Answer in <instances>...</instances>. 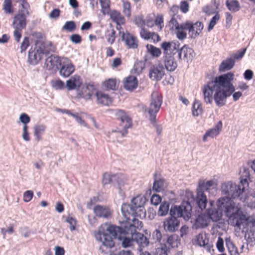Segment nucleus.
I'll return each mask as SVG.
<instances>
[{"mask_svg":"<svg viewBox=\"0 0 255 255\" xmlns=\"http://www.w3.org/2000/svg\"><path fill=\"white\" fill-rule=\"evenodd\" d=\"M234 74L229 72L215 77L204 86L203 89L204 101L211 104L213 100L219 107L226 105L227 99L231 95L234 101H238L242 96L240 91L235 92V88L232 83Z\"/></svg>","mask_w":255,"mask_h":255,"instance_id":"1","label":"nucleus"},{"mask_svg":"<svg viewBox=\"0 0 255 255\" xmlns=\"http://www.w3.org/2000/svg\"><path fill=\"white\" fill-rule=\"evenodd\" d=\"M194 197L193 192L189 190H180L181 204L176 206V215L178 217H182L185 220H188L191 217L193 209L195 212H203L206 209L208 199L205 193L196 192Z\"/></svg>","mask_w":255,"mask_h":255,"instance_id":"2","label":"nucleus"},{"mask_svg":"<svg viewBox=\"0 0 255 255\" xmlns=\"http://www.w3.org/2000/svg\"><path fill=\"white\" fill-rule=\"evenodd\" d=\"M127 224H130L126 222L123 223L119 226L110 225L105 230L99 229L96 238L102 242L104 246L110 248L115 246L114 239L122 240V246L124 248L129 247L131 246L133 239L130 236V234L123 233L125 231H127V229L124 227Z\"/></svg>","mask_w":255,"mask_h":255,"instance_id":"3","label":"nucleus"},{"mask_svg":"<svg viewBox=\"0 0 255 255\" xmlns=\"http://www.w3.org/2000/svg\"><path fill=\"white\" fill-rule=\"evenodd\" d=\"M217 209L223 212L228 218L229 224L233 227L240 228L241 226L248 222V218L243 213L241 208L236 207L235 202L230 198H219L217 201Z\"/></svg>","mask_w":255,"mask_h":255,"instance_id":"4","label":"nucleus"},{"mask_svg":"<svg viewBox=\"0 0 255 255\" xmlns=\"http://www.w3.org/2000/svg\"><path fill=\"white\" fill-rule=\"evenodd\" d=\"M132 221V224H128L124 226V228L127 229V231L123 233L130 234L133 241L135 242L139 246V248H145L147 247L149 244V238L150 233L147 230H144V234L139 233L137 230H140L143 226L141 221Z\"/></svg>","mask_w":255,"mask_h":255,"instance_id":"5","label":"nucleus"},{"mask_svg":"<svg viewBox=\"0 0 255 255\" xmlns=\"http://www.w3.org/2000/svg\"><path fill=\"white\" fill-rule=\"evenodd\" d=\"M194 216L196 218L194 220L192 228L197 230L203 229L208 226L207 218L213 222L219 221L222 217V213L216 209L208 208L205 213L196 212Z\"/></svg>","mask_w":255,"mask_h":255,"instance_id":"6","label":"nucleus"},{"mask_svg":"<svg viewBox=\"0 0 255 255\" xmlns=\"http://www.w3.org/2000/svg\"><path fill=\"white\" fill-rule=\"evenodd\" d=\"M161 46L163 49L164 55V64L167 70L169 71H173L175 69L174 55L175 52V43L174 45H172V43L170 42H163Z\"/></svg>","mask_w":255,"mask_h":255,"instance_id":"7","label":"nucleus"},{"mask_svg":"<svg viewBox=\"0 0 255 255\" xmlns=\"http://www.w3.org/2000/svg\"><path fill=\"white\" fill-rule=\"evenodd\" d=\"M116 116L119 121V132L123 136H125L128 133V129L132 126L131 119L127 113L122 110H117Z\"/></svg>","mask_w":255,"mask_h":255,"instance_id":"8","label":"nucleus"},{"mask_svg":"<svg viewBox=\"0 0 255 255\" xmlns=\"http://www.w3.org/2000/svg\"><path fill=\"white\" fill-rule=\"evenodd\" d=\"M162 103V98L160 94L157 91L152 92L151 96V100L148 113L150 116V121L154 123L156 120L157 113Z\"/></svg>","mask_w":255,"mask_h":255,"instance_id":"9","label":"nucleus"},{"mask_svg":"<svg viewBox=\"0 0 255 255\" xmlns=\"http://www.w3.org/2000/svg\"><path fill=\"white\" fill-rule=\"evenodd\" d=\"M221 191L225 197L220 198H230L233 200L240 196L241 194V189L239 186H237L232 181L223 183L221 186Z\"/></svg>","mask_w":255,"mask_h":255,"instance_id":"10","label":"nucleus"},{"mask_svg":"<svg viewBox=\"0 0 255 255\" xmlns=\"http://www.w3.org/2000/svg\"><path fill=\"white\" fill-rule=\"evenodd\" d=\"M39 46L36 50L32 47L29 50L28 54V62L29 64L35 65L41 59L43 54L46 55L48 54V51L45 49V44L43 42H39Z\"/></svg>","mask_w":255,"mask_h":255,"instance_id":"11","label":"nucleus"},{"mask_svg":"<svg viewBox=\"0 0 255 255\" xmlns=\"http://www.w3.org/2000/svg\"><path fill=\"white\" fill-rule=\"evenodd\" d=\"M135 210L134 205H131L129 204L124 203L122 205L121 211L125 220L120 222V225L126 222L132 224V221H140L138 219L135 218V215H134V214H136Z\"/></svg>","mask_w":255,"mask_h":255,"instance_id":"12","label":"nucleus"},{"mask_svg":"<svg viewBox=\"0 0 255 255\" xmlns=\"http://www.w3.org/2000/svg\"><path fill=\"white\" fill-rule=\"evenodd\" d=\"M93 89L94 86L93 84L86 83L85 85H82V82H79L76 89V97L79 99L90 100L93 95Z\"/></svg>","mask_w":255,"mask_h":255,"instance_id":"13","label":"nucleus"},{"mask_svg":"<svg viewBox=\"0 0 255 255\" xmlns=\"http://www.w3.org/2000/svg\"><path fill=\"white\" fill-rule=\"evenodd\" d=\"M170 216L163 222V227L166 232L175 231V205H172L169 212Z\"/></svg>","mask_w":255,"mask_h":255,"instance_id":"14","label":"nucleus"},{"mask_svg":"<svg viewBox=\"0 0 255 255\" xmlns=\"http://www.w3.org/2000/svg\"><path fill=\"white\" fill-rule=\"evenodd\" d=\"M26 14L22 10H19L13 19L12 26L14 29H24L26 25Z\"/></svg>","mask_w":255,"mask_h":255,"instance_id":"15","label":"nucleus"},{"mask_svg":"<svg viewBox=\"0 0 255 255\" xmlns=\"http://www.w3.org/2000/svg\"><path fill=\"white\" fill-rule=\"evenodd\" d=\"M119 34L121 36V40L125 42L126 45L128 48L136 49L137 48L138 45L137 39L129 32L127 31L125 33L124 32L120 31Z\"/></svg>","mask_w":255,"mask_h":255,"instance_id":"16","label":"nucleus"},{"mask_svg":"<svg viewBox=\"0 0 255 255\" xmlns=\"http://www.w3.org/2000/svg\"><path fill=\"white\" fill-rule=\"evenodd\" d=\"M61 65V61L60 57L53 55L48 57L44 63V67L49 70L59 69Z\"/></svg>","mask_w":255,"mask_h":255,"instance_id":"17","label":"nucleus"},{"mask_svg":"<svg viewBox=\"0 0 255 255\" xmlns=\"http://www.w3.org/2000/svg\"><path fill=\"white\" fill-rule=\"evenodd\" d=\"M93 211L97 217L103 218L106 219L111 218L113 213L109 207L100 205H96L94 207Z\"/></svg>","mask_w":255,"mask_h":255,"instance_id":"18","label":"nucleus"},{"mask_svg":"<svg viewBox=\"0 0 255 255\" xmlns=\"http://www.w3.org/2000/svg\"><path fill=\"white\" fill-rule=\"evenodd\" d=\"M139 200H140L139 196L134 197L131 200L132 204L134 205V209H135V212L136 214L134 215H135V218H136V217L142 218L145 217V210L143 204H138V201Z\"/></svg>","mask_w":255,"mask_h":255,"instance_id":"19","label":"nucleus"},{"mask_svg":"<svg viewBox=\"0 0 255 255\" xmlns=\"http://www.w3.org/2000/svg\"><path fill=\"white\" fill-rule=\"evenodd\" d=\"M97 98V102L98 104L104 106H109L113 102L112 98L108 94L104 92L98 91L95 94Z\"/></svg>","mask_w":255,"mask_h":255,"instance_id":"20","label":"nucleus"},{"mask_svg":"<svg viewBox=\"0 0 255 255\" xmlns=\"http://www.w3.org/2000/svg\"><path fill=\"white\" fill-rule=\"evenodd\" d=\"M222 128V123L219 121L214 127L206 131L205 133L203 136V141H206L208 137L213 138L218 135Z\"/></svg>","mask_w":255,"mask_h":255,"instance_id":"21","label":"nucleus"},{"mask_svg":"<svg viewBox=\"0 0 255 255\" xmlns=\"http://www.w3.org/2000/svg\"><path fill=\"white\" fill-rule=\"evenodd\" d=\"M138 85V81L137 78L133 75L128 76L124 84L125 89L132 91L136 89Z\"/></svg>","mask_w":255,"mask_h":255,"instance_id":"22","label":"nucleus"},{"mask_svg":"<svg viewBox=\"0 0 255 255\" xmlns=\"http://www.w3.org/2000/svg\"><path fill=\"white\" fill-rule=\"evenodd\" d=\"M214 182L213 180H210L205 182L204 180H199L196 192L204 193L205 191H208L214 185Z\"/></svg>","mask_w":255,"mask_h":255,"instance_id":"23","label":"nucleus"},{"mask_svg":"<svg viewBox=\"0 0 255 255\" xmlns=\"http://www.w3.org/2000/svg\"><path fill=\"white\" fill-rule=\"evenodd\" d=\"M59 69L60 75L64 77H69L75 71V67L71 63H61Z\"/></svg>","mask_w":255,"mask_h":255,"instance_id":"24","label":"nucleus"},{"mask_svg":"<svg viewBox=\"0 0 255 255\" xmlns=\"http://www.w3.org/2000/svg\"><path fill=\"white\" fill-rule=\"evenodd\" d=\"M164 75L163 68L160 66H153L149 71V78L156 80H160Z\"/></svg>","mask_w":255,"mask_h":255,"instance_id":"25","label":"nucleus"},{"mask_svg":"<svg viewBox=\"0 0 255 255\" xmlns=\"http://www.w3.org/2000/svg\"><path fill=\"white\" fill-rule=\"evenodd\" d=\"M235 61L232 57L227 58L223 61L219 67V71L220 72L230 70L235 66Z\"/></svg>","mask_w":255,"mask_h":255,"instance_id":"26","label":"nucleus"},{"mask_svg":"<svg viewBox=\"0 0 255 255\" xmlns=\"http://www.w3.org/2000/svg\"><path fill=\"white\" fill-rule=\"evenodd\" d=\"M80 79L79 76L75 75L68 80L66 82V86L68 90L71 91L77 89L78 84L80 82Z\"/></svg>","mask_w":255,"mask_h":255,"instance_id":"27","label":"nucleus"},{"mask_svg":"<svg viewBox=\"0 0 255 255\" xmlns=\"http://www.w3.org/2000/svg\"><path fill=\"white\" fill-rule=\"evenodd\" d=\"M150 244L162 243L163 237L159 229H155L152 233L151 237H149Z\"/></svg>","mask_w":255,"mask_h":255,"instance_id":"28","label":"nucleus"},{"mask_svg":"<svg viewBox=\"0 0 255 255\" xmlns=\"http://www.w3.org/2000/svg\"><path fill=\"white\" fill-rule=\"evenodd\" d=\"M206 238V233H205L204 234V237L203 233H199L198 235H196L194 238H193L192 240V244H193V245L198 246L199 247L205 246Z\"/></svg>","mask_w":255,"mask_h":255,"instance_id":"29","label":"nucleus"},{"mask_svg":"<svg viewBox=\"0 0 255 255\" xmlns=\"http://www.w3.org/2000/svg\"><path fill=\"white\" fill-rule=\"evenodd\" d=\"M226 5L230 11L233 12L238 11L241 8L240 3L237 0H227Z\"/></svg>","mask_w":255,"mask_h":255,"instance_id":"30","label":"nucleus"},{"mask_svg":"<svg viewBox=\"0 0 255 255\" xmlns=\"http://www.w3.org/2000/svg\"><path fill=\"white\" fill-rule=\"evenodd\" d=\"M203 112L202 104L199 100L195 99L192 105V115L197 117Z\"/></svg>","mask_w":255,"mask_h":255,"instance_id":"31","label":"nucleus"},{"mask_svg":"<svg viewBox=\"0 0 255 255\" xmlns=\"http://www.w3.org/2000/svg\"><path fill=\"white\" fill-rule=\"evenodd\" d=\"M46 128V126L43 124H38L34 126V135L38 141L42 139L41 135L44 133Z\"/></svg>","mask_w":255,"mask_h":255,"instance_id":"32","label":"nucleus"},{"mask_svg":"<svg viewBox=\"0 0 255 255\" xmlns=\"http://www.w3.org/2000/svg\"><path fill=\"white\" fill-rule=\"evenodd\" d=\"M225 242L230 255H239L237 248L230 237L225 239Z\"/></svg>","mask_w":255,"mask_h":255,"instance_id":"33","label":"nucleus"},{"mask_svg":"<svg viewBox=\"0 0 255 255\" xmlns=\"http://www.w3.org/2000/svg\"><path fill=\"white\" fill-rule=\"evenodd\" d=\"M124 184V176L120 173L112 174V184L117 185L119 188Z\"/></svg>","mask_w":255,"mask_h":255,"instance_id":"34","label":"nucleus"},{"mask_svg":"<svg viewBox=\"0 0 255 255\" xmlns=\"http://www.w3.org/2000/svg\"><path fill=\"white\" fill-rule=\"evenodd\" d=\"M170 203L168 201H164L161 203L158 210V215L159 216H165L166 215L169 210Z\"/></svg>","mask_w":255,"mask_h":255,"instance_id":"35","label":"nucleus"},{"mask_svg":"<svg viewBox=\"0 0 255 255\" xmlns=\"http://www.w3.org/2000/svg\"><path fill=\"white\" fill-rule=\"evenodd\" d=\"M165 182V180L163 178H160L158 180L154 179L152 187L153 190L158 192L164 190Z\"/></svg>","mask_w":255,"mask_h":255,"instance_id":"36","label":"nucleus"},{"mask_svg":"<svg viewBox=\"0 0 255 255\" xmlns=\"http://www.w3.org/2000/svg\"><path fill=\"white\" fill-rule=\"evenodd\" d=\"M111 18L118 24L124 23V17L122 16L120 12L117 10H113L110 14Z\"/></svg>","mask_w":255,"mask_h":255,"instance_id":"37","label":"nucleus"},{"mask_svg":"<svg viewBox=\"0 0 255 255\" xmlns=\"http://www.w3.org/2000/svg\"><path fill=\"white\" fill-rule=\"evenodd\" d=\"M147 51L154 57H158L161 54V50L151 44H147L146 46Z\"/></svg>","mask_w":255,"mask_h":255,"instance_id":"38","label":"nucleus"},{"mask_svg":"<svg viewBox=\"0 0 255 255\" xmlns=\"http://www.w3.org/2000/svg\"><path fill=\"white\" fill-rule=\"evenodd\" d=\"M174 243V235H172L167 237V238L166 239V241L164 239V236H163L162 243H161V245H165L166 246V248H167L168 250L170 251L171 249L173 248L174 247L173 246Z\"/></svg>","mask_w":255,"mask_h":255,"instance_id":"39","label":"nucleus"},{"mask_svg":"<svg viewBox=\"0 0 255 255\" xmlns=\"http://www.w3.org/2000/svg\"><path fill=\"white\" fill-rule=\"evenodd\" d=\"M103 85L107 90H115L116 89V81L115 79H109L103 82Z\"/></svg>","mask_w":255,"mask_h":255,"instance_id":"40","label":"nucleus"},{"mask_svg":"<svg viewBox=\"0 0 255 255\" xmlns=\"http://www.w3.org/2000/svg\"><path fill=\"white\" fill-rule=\"evenodd\" d=\"M194 25L195 28L196 29V30L194 34H192L190 36V38L192 39H195L198 37L200 35L204 27L203 23L200 21H197L194 24Z\"/></svg>","mask_w":255,"mask_h":255,"instance_id":"41","label":"nucleus"},{"mask_svg":"<svg viewBox=\"0 0 255 255\" xmlns=\"http://www.w3.org/2000/svg\"><path fill=\"white\" fill-rule=\"evenodd\" d=\"M169 251L166 248L165 245H160V247L156 248L153 251V255H167Z\"/></svg>","mask_w":255,"mask_h":255,"instance_id":"42","label":"nucleus"},{"mask_svg":"<svg viewBox=\"0 0 255 255\" xmlns=\"http://www.w3.org/2000/svg\"><path fill=\"white\" fill-rule=\"evenodd\" d=\"M101 11L104 14H108L110 11V1L108 0H100Z\"/></svg>","mask_w":255,"mask_h":255,"instance_id":"43","label":"nucleus"},{"mask_svg":"<svg viewBox=\"0 0 255 255\" xmlns=\"http://www.w3.org/2000/svg\"><path fill=\"white\" fill-rule=\"evenodd\" d=\"M123 12L128 17L131 16V5L130 3L128 1L123 0Z\"/></svg>","mask_w":255,"mask_h":255,"instance_id":"44","label":"nucleus"},{"mask_svg":"<svg viewBox=\"0 0 255 255\" xmlns=\"http://www.w3.org/2000/svg\"><path fill=\"white\" fill-rule=\"evenodd\" d=\"M220 19V15L217 12L214 16L212 17L210 21V22L209 23V25L208 27V31H210L211 30H212L215 26V25L217 24L218 21Z\"/></svg>","mask_w":255,"mask_h":255,"instance_id":"45","label":"nucleus"},{"mask_svg":"<svg viewBox=\"0 0 255 255\" xmlns=\"http://www.w3.org/2000/svg\"><path fill=\"white\" fill-rule=\"evenodd\" d=\"M3 6V9L5 13H11L13 12L12 8V2L11 0H4Z\"/></svg>","mask_w":255,"mask_h":255,"instance_id":"46","label":"nucleus"},{"mask_svg":"<svg viewBox=\"0 0 255 255\" xmlns=\"http://www.w3.org/2000/svg\"><path fill=\"white\" fill-rule=\"evenodd\" d=\"M102 184L104 186L112 184V174L105 172L103 175Z\"/></svg>","mask_w":255,"mask_h":255,"instance_id":"47","label":"nucleus"},{"mask_svg":"<svg viewBox=\"0 0 255 255\" xmlns=\"http://www.w3.org/2000/svg\"><path fill=\"white\" fill-rule=\"evenodd\" d=\"M76 27V24L73 21H66L64 25L62 27V29L69 31H74Z\"/></svg>","mask_w":255,"mask_h":255,"instance_id":"48","label":"nucleus"},{"mask_svg":"<svg viewBox=\"0 0 255 255\" xmlns=\"http://www.w3.org/2000/svg\"><path fill=\"white\" fill-rule=\"evenodd\" d=\"M52 86L56 90H62L64 89V84L62 80L58 79L52 81Z\"/></svg>","mask_w":255,"mask_h":255,"instance_id":"49","label":"nucleus"},{"mask_svg":"<svg viewBox=\"0 0 255 255\" xmlns=\"http://www.w3.org/2000/svg\"><path fill=\"white\" fill-rule=\"evenodd\" d=\"M178 7L182 13H186L189 9V4L188 1L183 0L180 2V6Z\"/></svg>","mask_w":255,"mask_h":255,"instance_id":"50","label":"nucleus"},{"mask_svg":"<svg viewBox=\"0 0 255 255\" xmlns=\"http://www.w3.org/2000/svg\"><path fill=\"white\" fill-rule=\"evenodd\" d=\"M66 221L70 225V229L71 231L75 230V226L77 224V221L75 218L71 216H68Z\"/></svg>","mask_w":255,"mask_h":255,"instance_id":"51","label":"nucleus"},{"mask_svg":"<svg viewBox=\"0 0 255 255\" xmlns=\"http://www.w3.org/2000/svg\"><path fill=\"white\" fill-rule=\"evenodd\" d=\"M175 14L172 15V17L170 20L169 21L168 24L166 26V28H168L170 31L173 33L174 31H175L174 27L175 26Z\"/></svg>","mask_w":255,"mask_h":255,"instance_id":"52","label":"nucleus"},{"mask_svg":"<svg viewBox=\"0 0 255 255\" xmlns=\"http://www.w3.org/2000/svg\"><path fill=\"white\" fill-rule=\"evenodd\" d=\"M29 45V39L28 36H25L20 45L21 53L25 51Z\"/></svg>","mask_w":255,"mask_h":255,"instance_id":"53","label":"nucleus"},{"mask_svg":"<svg viewBox=\"0 0 255 255\" xmlns=\"http://www.w3.org/2000/svg\"><path fill=\"white\" fill-rule=\"evenodd\" d=\"M247 50L246 48H244L242 49L240 51H238L236 53H234L232 55L233 59H234V60H239L243 58L244 55H245L246 52Z\"/></svg>","mask_w":255,"mask_h":255,"instance_id":"54","label":"nucleus"},{"mask_svg":"<svg viewBox=\"0 0 255 255\" xmlns=\"http://www.w3.org/2000/svg\"><path fill=\"white\" fill-rule=\"evenodd\" d=\"M216 248L219 252L223 253L225 251L224 240L221 237H219L218 238V240L216 243Z\"/></svg>","mask_w":255,"mask_h":255,"instance_id":"55","label":"nucleus"},{"mask_svg":"<svg viewBox=\"0 0 255 255\" xmlns=\"http://www.w3.org/2000/svg\"><path fill=\"white\" fill-rule=\"evenodd\" d=\"M161 200L162 198L159 195L154 194L151 197L150 202L154 205H157L161 203Z\"/></svg>","mask_w":255,"mask_h":255,"instance_id":"56","label":"nucleus"},{"mask_svg":"<svg viewBox=\"0 0 255 255\" xmlns=\"http://www.w3.org/2000/svg\"><path fill=\"white\" fill-rule=\"evenodd\" d=\"M115 34L116 31L114 29H112L111 32L106 36L107 42L108 43L112 44L115 42L116 38Z\"/></svg>","mask_w":255,"mask_h":255,"instance_id":"57","label":"nucleus"},{"mask_svg":"<svg viewBox=\"0 0 255 255\" xmlns=\"http://www.w3.org/2000/svg\"><path fill=\"white\" fill-rule=\"evenodd\" d=\"M19 120L24 125H26L30 122V118L26 114L22 113L20 115Z\"/></svg>","mask_w":255,"mask_h":255,"instance_id":"58","label":"nucleus"},{"mask_svg":"<svg viewBox=\"0 0 255 255\" xmlns=\"http://www.w3.org/2000/svg\"><path fill=\"white\" fill-rule=\"evenodd\" d=\"M185 50L186 55L184 58V61L188 62V60H192L193 57L192 54L193 52V49L187 46L186 49H185Z\"/></svg>","mask_w":255,"mask_h":255,"instance_id":"59","label":"nucleus"},{"mask_svg":"<svg viewBox=\"0 0 255 255\" xmlns=\"http://www.w3.org/2000/svg\"><path fill=\"white\" fill-rule=\"evenodd\" d=\"M33 193L31 190H27L24 193L23 201L25 202H29L32 198Z\"/></svg>","mask_w":255,"mask_h":255,"instance_id":"60","label":"nucleus"},{"mask_svg":"<svg viewBox=\"0 0 255 255\" xmlns=\"http://www.w3.org/2000/svg\"><path fill=\"white\" fill-rule=\"evenodd\" d=\"M22 138L24 140L29 141L30 139L29 133L28 132V127L27 125H23Z\"/></svg>","mask_w":255,"mask_h":255,"instance_id":"61","label":"nucleus"},{"mask_svg":"<svg viewBox=\"0 0 255 255\" xmlns=\"http://www.w3.org/2000/svg\"><path fill=\"white\" fill-rule=\"evenodd\" d=\"M70 40L75 44H79L82 41V38L78 34H73L71 35Z\"/></svg>","mask_w":255,"mask_h":255,"instance_id":"62","label":"nucleus"},{"mask_svg":"<svg viewBox=\"0 0 255 255\" xmlns=\"http://www.w3.org/2000/svg\"><path fill=\"white\" fill-rule=\"evenodd\" d=\"M186 47L187 46L185 45L179 50L178 51V56L179 59L184 60V58L186 55L185 49H186Z\"/></svg>","mask_w":255,"mask_h":255,"instance_id":"63","label":"nucleus"},{"mask_svg":"<svg viewBox=\"0 0 255 255\" xmlns=\"http://www.w3.org/2000/svg\"><path fill=\"white\" fill-rule=\"evenodd\" d=\"M151 32L146 31L144 28H142L140 32L141 37L144 39H149L150 38Z\"/></svg>","mask_w":255,"mask_h":255,"instance_id":"64","label":"nucleus"}]
</instances>
